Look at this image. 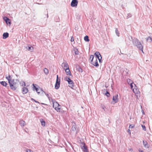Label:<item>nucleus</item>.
<instances>
[{
  "instance_id": "obj_1",
  "label": "nucleus",
  "mask_w": 152,
  "mask_h": 152,
  "mask_svg": "<svg viewBox=\"0 0 152 152\" xmlns=\"http://www.w3.org/2000/svg\"><path fill=\"white\" fill-rule=\"evenodd\" d=\"M133 44L135 45L140 50H141L143 53V46L142 45L139 40L137 38H134L133 41Z\"/></svg>"
},
{
  "instance_id": "obj_2",
  "label": "nucleus",
  "mask_w": 152,
  "mask_h": 152,
  "mask_svg": "<svg viewBox=\"0 0 152 152\" xmlns=\"http://www.w3.org/2000/svg\"><path fill=\"white\" fill-rule=\"evenodd\" d=\"M64 80H65L67 81L69 85V86L73 89L74 86V83L73 81L71 79L70 77L66 76L65 77Z\"/></svg>"
},
{
  "instance_id": "obj_3",
  "label": "nucleus",
  "mask_w": 152,
  "mask_h": 152,
  "mask_svg": "<svg viewBox=\"0 0 152 152\" xmlns=\"http://www.w3.org/2000/svg\"><path fill=\"white\" fill-rule=\"evenodd\" d=\"M16 82H14L12 83L10 82V84H9L11 89L13 91L16 90L17 87V82L18 81V82L19 81L17 79H16Z\"/></svg>"
},
{
  "instance_id": "obj_4",
  "label": "nucleus",
  "mask_w": 152,
  "mask_h": 152,
  "mask_svg": "<svg viewBox=\"0 0 152 152\" xmlns=\"http://www.w3.org/2000/svg\"><path fill=\"white\" fill-rule=\"evenodd\" d=\"M78 3L77 0H72L71 3V6L73 7H76Z\"/></svg>"
},
{
  "instance_id": "obj_5",
  "label": "nucleus",
  "mask_w": 152,
  "mask_h": 152,
  "mask_svg": "<svg viewBox=\"0 0 152 152\" xmlns=\"http://www.w3.org/2000/svg\"><path fill=\"white\" fill-rule=\"evenodd\" d=\"M64 69L65 70V72L67 75H69L70 76H71L72 77V75L69 67L67 68H64Z\"/></svg>"
},
{
  "instance_id": "obj_6",
  "label": "nucleus",
  "mask_w": 152,
  "mask_h": 152,
  "mask_svg": "<svg viewBox=\"0 0 152 152\" xmlns=\"http://www.w3.org/2000/svg\"><path fill=\"white\" fill-rule=\"evenodd\" d=\"M113 100L115 103H116L118 101V95L117 94L113 96Z\"/></svg>"
},
{
  "instance_id": "obj_7",
  "label": "nucleus",
  "mask_w": 152,
  "mask_h": 152,
  "mask_svg": "<svg viewBox=\"0 0 152 152\" xmlns=\"http://www.w3.org/2000/svg\"><path fill=\"white\" fill-rule=\"evenodd\" d=\"M4 20L5 21L7 24L9 23L10 25L11 24V21H10V19L7 17H5L3 18Z\"/></svg>"
},
{
  "instance_id": "obj_8",
  "label": "nucleus",
  "mask_w": 152,
  "mask_h": 152,
  "mask_svg": "<svg viewBox=\"0 0 152 152\" xmlns=\"http://www.w3.org/2000/svg\"><path fill=\"white\" fill-rule=\"evenodd\" d=\"M22 91L23 94H26L28 91V89L25 87H23L22 89Z\"/></svg>"
},
{
  "instance_id": "obj_9",
  "label": "nucleus",
  "mask_w": 152,
  "mask_h": 152,
  "mask_svg": "<svg viewBox=\"0 0 152 152\" xmlns=\"http://www.w3.org/2000/svg\"><path fill=\"white\" fill-rule=\"evenodd\" d=\"M0 83L3 86L8 88H9V86H7V82L4 81H2L0 82Z\"/></svg>"
},
{
  "instance_id": "obj_10",
  "label": "nucleus",
  "mask_w": 152,
  "mask_h": 152,
  "mask_svg": "<svg viewBox=\"0 0 152 152\" xmlns=\"http://www.w3.org/2000/svg\"><path fill=\"white\" fill-rule=\"evenodd\" d=\"M94 55L96 56V58L98 59L102 56L101 55L99 52L96 51L94 53Z\"/></svg>"
},
{
  "instance_id": "obj_11",
  "label": "nucleus",
  "mask_w": 152,
  "mask_h": 152,
  "mask_svg": "<svg viewBox=\"0 0 152 152\" xmlns=\"http://www.w3.org/2000/svg\"><path fill=\"white\" fill-rule=\"evenodd\" d=\"M9 33L7 32L4 33L3 34V38L4 39H6L9 37Z\"/></svg>"
},
{
  "instance_id": "obj_12",
  "label": "nucleus",
  "mask_w": 152,
  "mask_h": 152,
  "mask_svg": "<svg viewBox=\"0 0 152 152\" xmlns=\"http://www.w3.org/2000/svg\"><path fill=\"white\" fill-rule=\"evenodd\" d=\"M81 149L84 152H88L87 147L85 146V144L81 147Z\"/></svg>"
},
{
  "instance_id": "obj_13",
  "label": "nucleus",
  "mask_w": 152,
  "mask_h": 152,
  "mask_svg": "<svg viewBox=\"0 0 152 152\" xmlns=\"http://www.w3.org/2000/svg\"><path fill=\"white\" fill-rule=\"evenodd\" d=\"M62 66L65 68H67L69 67V66L66 62H63L62 64Z\"/></svg>"
},
{
  "instance_id": "obj_14",
  "label": "nucleus",
  "mask_w": 152,
  "mask_h": 152,
  "mask_svg": "<svg viewBox=\"0 0 152 152\" xmlns=\"http://www.w3.org/2000/svg\"><path fill=\"white\" fill-rule=\"evenodd\" d=\"M91 64L96 67H98V66H99V64L98 63V61L97 59H96L95 62L94 63H91Z\"/></svg>"
},
{
  "instance_id": "obj_15",
  "label": "nucleus",
  "mask_w": 152,
  "mask_h": 152,
  "mask_svg": "<svg viewBox=\"0 0 152 152\" xmlns=\"http://www.w3.org/2000/svg\"><path fill=\"white\" fill-rule=\"evenodd\" d=\"M73 124L72 125V129L73 131L75 132L76 131V126L75 125V123L73 122Z\"/></svg>"
},
{
  "instance_id": "obj_16",
  "label": "nucleus",
  "mask_w": 152,
  "mask_h": 152,
  "mask_svg": "<svg viewBox=\"0 0 152 152\" xmlns=\"http://www.w3.org/2000/svg\"><path fill=\"white\" fill-rule=\"evenodd\" d=\"M32 85L33 86V90H35L37 93L38 94H40V92L38 91L39 90L38 88H37L35 86V85L34 84H33Z\"/></svg>"
},
{
  "instance_id": "obj_17",
  "label": "nucleus",
  "mask_w": 152,
  "mask_h": 152,
  "mask_svg": "<svg viewBox=\"0 0 152 152\" xmlns=\"http://www.w3.org/2000/svg\"><path fill=\"white\" fill-rule=\"evenodd\" d=\"M19 124L22 127H23L25 124V122L23 120H21L19 121Z\"/></svg>"
},
{
  "instance_id": "obj_18",
  "label": "nucleus",
  "mask_w": 152,
  "mask_h": 152,
  "mask_svg": "<svg viewBox=\"0 0 152 152\" xmlns=\"http://www.w3.org/2000/svg\"><path fill=\"white\" fill-rule=\"evenodd\" d=\"M143 145L144 147L145 148H148L149 147V145H148V144L146 141H143Z\"/></svg>"
},
{
  "instance_id": "obj_19",
  "label": "nucleus",
  "mask_w": 152,
  "mask_h": 152,
  "mask_svg": "<svg viewBox=\"0 0 152 152\" xmlns=\"http://www.w3.org/2000/svg\"><path fill=\"white\" fill-rule=\"evenodd\" d=\"M6 78L8 80L9 84H10V80L12 78L11 77L10 75H9L8 76H7V75H6Z\"/></svg>"
},
{
  "instance_id": "obj_20",
  "label": "nucleus",
  "mask_w": 152,
  "mask_h": 152,
  "mask_svg": "<svg viewBox=\"0 0 152 152\" xmlns=\"http://www.w3.org/2000/svg\"><path fill=\"white\" fill-rule=\"evenodd\" d=\"M60 106V105L57 102H53V107H55Z\"/></svg>"
},
{
  "instance_id": "obj_21",
  "label": "nucleus",
  "mask_w": 152,
  "mask_h": 152,
  "mask_svg": "<svg viewBox=\"0 0 152 152\" xmlns=\"http://www.w3.org/2000/svg\"><path fill=\"white\" fill-rule=\"evenodd\" d=\"M56 83L60 84V79L59 78L58 75H57L56 80Z\"/></svg>"
},
{
  "instance_id": "obj_22",
  "label": "nucleus",
  "mask_w": 152,
  "mask_h": 152,
  "mask_svg": "<svg viewBox=\"0 0 152 152\" xmlns=\"http://www.w3.org/2000/svg\"><path fill=\"white\" fill-rule=\"evenodd\" d=\"M40 121L42 125L43 126H45V121L43 119H40Z\"/></svg>"
},
{
  "instance_id": "obj_23",
  "label": "nucleus",
  "mask_w": 152,
  "mask_h": 152,
  "mask_svg": "<svg viewBox=\"0 0 152 152\" xmlns=\"http://www.w3.org/2000/svg\"><path fill=\"white\" fill-rule=\"evenodd\" d=\"M60 84L55 83V88L56 89H58L59 88Z\"/></svg>"
},
{
  "instance_id": "obj_24",
  "label": "nucleus",
  "mask_w": 152,
  "mask_h": 152,
  "mask_svg": "<svg viewBox=\"0 0 152 152\" xmlns=\"http://www.w3.org/2000/svg\"><path fill=\"white\" fill-rule=\"evenodd\" d=\"M84 40L85 41L88 42L89 41V37L88 36L86 35L84 37Z\"/></svg>"
},
{
  "instance_id": "obj_25",
  "label": "nucleus",
  "mask_w": 152,
  "mask_h": 152,
  "mask_svg": "<svg viewBox=\"0 0 152 152\" xmlns=\"http://www.w3.org/2000/svg\"><path fill=\"white\" fill-rule=\"evenodd\" d=\"M53 108H54L55 110L57 112L59 111V110L61 109L60 106L55 107Z\"/></svg>"
},
{
  "instance_id": "obj_26",
  "label": "nucleus",
  "mask_w": 152,
  "mask_h": 152,
  "mask_svg": "<svg viewBox=\"0 0 152 152\" xmlns=\"http://www.w3.org/2000/svg\"><path fill=\"white\" fill-rule=\"evenodd\" d=\"M75 51V54L76 55H78L79 54V51L78 49L77 48H75L74 50Z\"/></svg>"
},
{
  "instance_id": "obj_27",
  "label": "nucleus",
  "mask_w": 152,
  "mask_h": 152,
  "mask_svg": "<svg viewBox=\"0 0 152 152\" xmlns=\"http://www.w3.org/2000/svg\"><path fill=\"white\" fill-rule=\"evenodd\" d=\"M94 57L93 55H91L90 56V59L91 60V63H92L93 60L94 59Z\"/></svg>"
},
{
  "instance_id": "obj_28",
  "label": "nucleus",
  "mask_w": 152,
  "mask_h": 152,
  "mask_svg": "<svg viewBox=\"0 0 152 152\" xmlns=\"http://www.w3.org/2000/svg\"><path fill=\"white\" fill-rule=\"evenodd\" d=\"M44 72L46 75H47L49 73L48 70L46 68L44 69Z\"/></svg>"
},
{
  "instance_id": "obj_29",
  "label": "nucleus",
  "mask_w": 152,
  "mask_h": 152,
  "mask_svg": "<svg viewBox=\"0 0 152 152\" xmlns=\"http://www.w3.org/2000/svg\"><path fill=\"white\" fill-rule=\"evenodd\" d=\"M28 50L32 52L33 50V48L32 46L28 47V48L27 49Z\"/></svg>"
},
{
  "instance_id": "obj_30",
  "label": "nucleus",
  "mask_w": 152,
  "mask_h": 152,
  "mask_svg": "<svg viewBox=\"0 0 152 152\" xmlns=\"http://www.w3.org/2000/svg\"><path fill=\"white\" fill-rule=\"evenodd\" d=\"M115 32L116 34L119 37L120 36L119 35V32L118 31V29L117 28H115Z\"/></svg>"
},
{
  "instance_id": "obj_31",
  "label": "nucleus",
  "mask_w": 152,
  "mask_h": 152,
  "mask_svg": "<svg viewBox=\"0 0 152 152\" xmlns=\"http://www.w3.org/2000/svg\"><path fill=\"white\" fill-rule=\"evenodd\" d=\"M105 95L107 96V97H109L110 96V93L108 91H106V92L105 93Z\"/></svg>"
},
{
  "instance_id": "obj_32",
  "label": "nucleus",
  "mask_w": 152,
  "mask_h": 152,
  "mask_svg": "<svg viewBox=\"0 0 152 152\" xmlns=\"http://www.w3.org/2000/svg\"><path fill=\"white\" fill-rule=\"evenodd\" d=\"M141 126L142 127V129L144 131H146V128L145 126L143 125H141Z\"/></svg>"
},
{
  "instance_id": "obj_33",
  "label": "nucleus",
  "mask_w": 152,
  "mask_h": 152,
  "mask_svg": "<svg viewBox=\"0 0 152 152\" xmlns=\"http://www.w3.org/2000/svg\"><path fill=\"white\" fill-rule=\"evenodd\" d=\"M149 39L150 40H151V41H150V42H151L152 41V38L150 36L147 38V39H146L147 41H148Z\"/></svg>"
},
{
  "instance_id": "obj_34",
  "label": "nucleus",
  "mask_w": 152,
  "mask_h": 152,
  "mask_svg": "<svg viewBox=\"0 0 152 152\" xmlns=\"http://www.w3.org/2000/svg\"><path fill=\"white\" fill-rule=\"evenodd\" d=\"M134 125L130 124L129 125V128L132 129L134 127Z\"/></svg>"
},
{
  "instance_id": "obj_35",
  "label": "nucleus",
  "mask_w": 152,
  "mask_h": 152,
  "mask_svg": "<svg viewBox=\"0 0 152 152\" xmlns=\"http://www.w3.org/2000/svg\"><path fill=\"white\" fill-rule=\"evenodd\" d=\"M102 57L101 56V57L98 59L99 60V62L100 63H101L102 62Z\"/></svg>"
},
{
  "instance_id": "obj_36",
  "label": "nucleus",
  "mask_w": 152,
  "mask_h": 152,
  "mask_svg": "<svg viewBox=\"0 0 152 152\" xmlns=\"http://www.w3.org/2000/svg\"><path fill=\"white\" fill-rule=\"evenodd\" d=\"M45 94L46 95V96L48 97V99L49 100H50V98L49 96V95L48 94H46V93L44 92Z\"/></svg>"
},
{
  "instance_id": "obj_37",
  "label": "nucleus",
  "mask_w": 152,
  "mask_h": 152,
  "mask_svg": "<svg viewBox=\"0 0 152 152\" xmlns=\"http://www.w3.org/2000/svg\"><path fill=\"white\" fill-rule=\"evenodd\" d=\"M132 15L130 13H129L128 14V15L127 16V18H128L131 17Z\"/></svg>"
},
{
  "instance_id": "obj_38",
  "label": "nucleus",
  "mask_w": 152,
  "mask_h": 152,
  "mask_svg": "<svg viewBox=\"0 0 152 152\" xmlns=\"http://www.w3.org/2000/svg\"><path fill=\"white\" fill-rule=\"evenodd\" d=\"M78 71L81 72H83V69L82 68L80 67H79V68L78 69Z\"/></svg>"
},
{
  "instance_id": "obj_39",
  "label": "nucleus",
  "mask_w": 152,
  "mask_h": 152,
  "mask_svg": "<svg viewBox=\"0 0 152 152\" xmlns=\"http://www.w3.org/2000/svg\"><path fill=\"white\" fill-rule=\"evenodd\" d=\"M26 152H33V151L30 149H27L26 150Z\"/></svg>"
},
{
  "instance_id": "obj_40",
  "label": "nucleus",
  "mask_w": 152,
  "mask_h": 152,
  "mask_svg": "<svg viewBox=\"0 0 152 152\" xmlns=\"http://www.w3.org/2000/svg\"><path fill=\"white\" fill-rule=\"evenodd\" d=\"M15 82L14 79H12L10 80V83H13Z\"/></svg>"
},
{
  "instance_id": "obj_41",
  "label": "nucleus",
  "mask_w": 152,
  "mask_h": 152,
  "mask_svg": "<svg viewBox=\"0 0 152 152\" xmlns=\"http://www.w3.org/2000/svg\"><path fill=\"white\" fill-rule=\"evenodd\" d=\"M127 82L129 83H131V81L132 82V81L131 80L129 79H127Z\"/></svg>"
},
{
  "instance_id": "obj_42",
  "label": "nucleus",
  "mask_w": 152,
  "mask_h": 152,
  "mask_svg": "<svg viewBox=\"0 0 152 152\" xmlns=\"http://www.w3.org/2000/svg\"><path fill=\"white\" fill-rule=\"evenodd\" d=\"M74 38L72 37L71 38V42H72L73 41H74Z\"/></svg>"
},
{
  "instance_id": "obj_43",
  "label": "nucleus",
  "mask_w": 152,
  "mask_h": 152,
  "mask_svg": "<svg viewBox=\"0 0 152 152\" xmlns=\"http://www.w3.org/2000/svg\"><path fill=\"white\" fill-rule=\"evenodd\" d=\"M130 86L131 88L132 89L133 88V84H132V82L130 83Z\"/></svg>"
},
{
  "instance_id": "obj_44",
  "label": "nucleus",
  "mask_w": 152,
  "mask_h": 152,
  "mask_svg": "<svg viewBox=\"0 0 152 152\" xmlns=\"http://www.w3.org/2000/svg\"><path fill=\"white\" fill-rule=\"evenodd\" d=\"M31 100H34V101L35 102H36V103H39V102L38 101H36V100H35V99H33V98L31 99Z\"/></svg>"
},
{
  "instance_id": "obj_45",
  "label": "nucleus",
  "mask_w": 152,
  "mask_h": 152,
  "mask_svg": "<svg viewBox=\"0 0 152 152\" xmlns=\"http://www.w3.org/2000/svg\"><path fill=\"white\" fill-rule=\"evenodd\" d=\"M127 132H128L130 134H131V132L130 130L129 129H128L127 130Z\"/></svg>"
},
{
  "instance_id": "obj_46",
  "label": "nucleus",
  "mask_w": 152,
  "mask_h": 152,
  "mask_svg": "<svg viewBox=\"0 0 152 152\" xmlns=\"http://www.w3.org/2000/svg\"><path fill=\"white\" fill-rule=\"evenodd\" d=\"M138 151L139 152H144L143 151L141 150L140 149Z\"/></svg>"
},
{
  "instance_id": "obj_47",
  "label": "nucleus",
  "mask_w": 152,
  "mask_h": 152,
  "mask_svg": "<svg viewBox=\"0 0 152 152\" xmlns=\"http://www.w3.org/2000/svg\"><path fill=\"white\" fill-rule=\"evenodd\" d=\"M45 16H46L47 18H48V13H47V14H46V15L45 14Z\"/></svg>"
},
{
  "instance_id": "obj_48",
  "label": "nucleus",
  "mask_w": 152,
  "mask_h": 152,
  "mask_svg": "<svg viewBox=\"0 0 152 152\" xmlns=\"http://www.w3.org/2000/svg\"><path fill=\"white\" fill-rule=\"evenodd\" d=\"M23 83H24V86H26V84L24 82H23Z\"/></svg>"
},
{
  "instance_id": "obj_49",
  "label": "nucleus",
  "mask_w": 152,
  "mask_h": 152,
  "mask_svg": "<svg viewBox=\"0 0 152 152\" xmlns=\"http://www.w3.org/2000/svg\"><path fill=\"white\" fill-rule=\"evenodd\" d=\"M41 104H44V103H41Z\"/></svg>"
},
{
  "instance_id": "obj_50",
  "label": "nucleus",
  "mask_w": 152,
  "mask_h": 152,
  "mask_svg": "<svg viewBox=\"0 0 152 152\" xmlns=\"http://www.w3.org/2000/svg\"><path fill=\"white\" fill-rule=\"evenodd\" d=\"M134 86H135V87H136V85H135V84H134Z\"/></svg>"
},
{
  "instance_id": "obj_51",
  "label": "nucleus",
  "mask_w": 152,
  "mask_h": 152,
  "mask_svg": "<svg viewBox=\"0 0 152 152\" xmlns=\"http://www.w3.org/2000/svg\"><path fill=\"white\" fill-rule=\"evenodd\" d=\"M102 108L103 109H104V108L103 107Z\"/></svg>"
},
{
  "instance_id": "obj_52",
  "label": "nucleus",
  "mask_w": 152,
  "mask_h": 152,
  "mask_svg": "<svg viewBox=\"0 0 152 152\" xmlns=\"http://www.w3.org/2000/svg\"><path fill=\"white\" fill-rule=\"evenodd\" d=\"M142 113L143 114H144V112L143 111V112H142Z\"/></svg>"
}]
</instances>
